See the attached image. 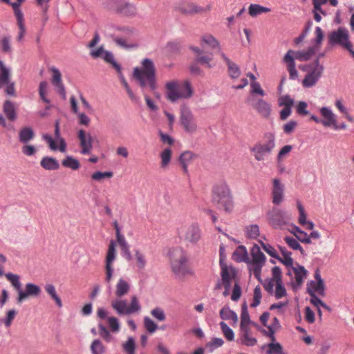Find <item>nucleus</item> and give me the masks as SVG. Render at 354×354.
<instances>
[{"instance_id":"412c9836","label":"nucleus","mask_w":354,"mask_h":354,"mask_svg":"<svg viewBox=\"0 0 354 354\" xmlns=\"http://www.w3.org/2000/svg\"><path fill=\"white\" fill-rule=\"evenodd\" d=\"M235 276L236 275L227 276L225 272L223 273V277H221V279L217 281L214 287V290H220L222 286H224L225 290L223 294L225 297L227 296L230 294L232 280L235 277Z\"/></svg>"},{"instance_id":"dca6fc26","label":"nucleus","mask_w":354,"mask_h":354,"mask_svg":"<svg viewBox=\"0 0 354 354\" xmlns=\"http://www.w3.org/2000/svg\"><path fill=\"white\" fill-rule=\"evenodd\" d=\"M41 288L39 286L28 283L26 285V290H21L19 292L17 301V303H21L24 299L28 297H37L41 293Z\"/></svg>"},{"instance_id":"20e7f679","label":"nucleus","mask_w":354,"mask_h":354,"mask_svg":"<svg viewBox=\"0 0 354 354\" xmlns=\"http://www.w3.org/2000/svg\"><path fill=\"white\" fill-rule=\"evenodd\" d=\"M268 223L274 228L282 229L291 219L290 216L283 210L273 207L266 214Z\"/></svg>"},{"instance_id":"39448f33","label":"nucleus","mask_w":354,"mask_h":354,"mask_svg":"<svg viewBox=\"0 0 354 354\" xmlns=\"http://www.w3.org/2000/svg\"><path fill=\"white\" fill-rule=\"evenodd\" d=\"M328 44L331 46L340 45L350 51L352 48V44L349 41L348 30L345 28H339L337 30L330 32L328 35Z\"/></svg>"},{"instance_id":"ea45409f","label":"nucleus","mask_w":354,"mask_h":354,"mask_svg":"<svg viewBox=\"0 0 354 354\" xmlns=\"http://www.w3.org/2000/svg\"><path fill=\"white\" fill-rule=\"evenodd\" d=\"M178 89L180 98H189L192 95L193 91L188 82L180 85L178 84Z\"/></svg>"},{"instance_id":"e2e57ef3","label":"nucleus","mask_w":354,"mask_h":354,"mask_svg":"<svg viewBox=\"0 0 354 354\" xmlns=\"http://www.w3.org/2000/svg\"><path fill=\"white\" fill-rule=\"evenodd\" d=\"M262 248L266 252H267L272 257L279 259V256L277 254L275 249L270 244H266L263 241H259Z\"/></svg>"},{"instance_id":"1a4fd4ad","label":"nucleus","mask_w":354,"mask_h":354,"mask_svg":"<svg viewBox=\"0 0 354 354\" xmlns=\"http://www.w3.org/2000/svg\"><path fill=\"white\" fill-rule=\"evenodd\" d=\"M5 88V93L11 96L15 95V82L11 81L10 69L8 68L3 61L0 60V89Z\"/></svg>"},{"instance_id":"a19ab883","label":"nucleus","mask_w":354,"mask_h":354,"mask_svg":"<svg viewBox=\"0 0 354 354\" xmlns=\"http://www.w3.org/2000/svg\"><path fill=\"white\" fill-rule=\"evenodd\" d=\"M270 10H271L269 8L262 6L259 4H250L248 8L249 15L253 17L263 12H270Z\"/></svg>"},{"instance_id":"72a5a7b5","label":"nucleus","mask_w":354,"mask_h":354,"mask_svg":"<svg viewBox=\"0 0 354 354\" xmlns=\"http://www.w3.org/2000/svg\"><path fill=\"white\" fill-rule=\"evenodd\" d=\"M45 291L55 301L56 305L61 308L62 307V301L59 296L57 295L55 287L51 283H47L44 286Z\"/></svg>"},{"instance_id":"338daca9","label":"nucleus","mask_w":354,"mask_h":354,"mask_svg":"<svg viewBox=\"0 0 354 354\" xmlns=\"http://www.w3.org/2000/svg\"><path fill=\"white\" fill-rule=\"evenodd\" d=\"M99 335L107 342H109L112 339V336L108 329L102 324H98Z\"/></svg>"},{"instance_id":"4c0bfd02","label":"nucleus","mask_w":354,"mask_h":354,"mask_svg":"<svg viewBox=\"0 0 354 354\" xmlns=\"http://www.w3.org/2000/svg\"><path fill=\"white\" fill-rule=\"evenodd\" d=\"M62 165L63 167L70 168L73 170H77L80 167L79 160L71 156H67L62 160Z\"/></svg>"},{"instance_id":"de8ad7c7","label":"nucleus","mask_w":354,"mask_h":354,"mask_svg":"<svg viewBox=\"0 0 354 354\" xmlns=\"http://www.w3.org/2000/svg\"><path fill=\"white\" fill-rule=\"evenodd\" d=\"M318 283H316L315 281H310L307 283V292L308 293V290H313V293H318L321 296H324L325 295V284H323L322 288L318 287Z\"/></svg>"},{"instance_id":"b1692460","label":"nucleus","mask_w":354,"mask_h":354,"mask_svg":"<svg viewBox=\"0 0 354 354\" xmlns=\"http://www.w3.org/2000/svg\"><path fill=\"white\" fill-rule=\"evenodd\" d=\"M290 269H288V275L291 276V270L294 272L295 276L296 283L298 286H301L303 283L304 278L307 276V270L303 266L297 265L296 267H294L293 265L292 266H289Z\"/></svg>"},{"instance_id":"a18cd8bd","label":"nucleus","mask_w":354,"mask_h":354,"mask_svg":"<svg viewBox=\"0 0 354 354\" xmlns=\"http://www.w3.org/2000/svg\"><path fill=\"white\" fill-rule=\"evenodd\" d=\"M103 59L107 63L111 64L113 66V68L117 71L118 74H121V66L114 60V57L112 53L105 50L103 55Z\"/></svg>"},{"instance_id":"2eb2a0df","label":"nucleus","mask_w":354,"mask_h":354,"mask_svg":"<svg viewBox=\"0 0 354 354\" xmlns=\"http://www.w3.org/2000/svg\"><path fill=\"white\" fill-rule=\"evenodd\" d=\"M78 138L80 140L81 153L82 154H89L93 148V138L90 133H86L83 129L78 131Z\"/></svg>"},{"instance_id":"5701e85b","label":"nucleus","mask_w":354,"mask_h":354,"mask_svg":"<svg viewBox=\"0 0 354 354\" xmlns=\"http://www.w3.org/2000/svg\"><path fill=\"white\" fill-rule=\"evenodd\" d=\"M222 59L227 66L229 75L232 79H237L241 75V70L239 66L232 62L223 53H221Z\"/></svg>"},{"instance_id":"4468645a","label":"nucleus","mask_w":354,"mask_h":354,"mask_svg":"<svg viewBox=\"0 0 354 354\" xmlns=\"http://www.w3.org/2000/svg\"><path fill=\"white\" fill-rule=\"evenodd\" d=\"M251 105L263 118H270L272 111L271 104L262 98L252 99Z\"/></svg>"},{"instance_id":"7c9ffc66","label":"nucleus","mask_w":354,"mask_h":354,"mask_svg":"<svg viewBox=\"0 0 354 354\" xmlns=\"http://www.w3.org/2000/svg\"><path fill=\"white\" fill-rule=\"evenodd\" d=\"M204 44L209 45L213 49L216 48L220 53H222L218 41L212 35H205L202 37L201 45L203 48H205Z\"/></svg>"},{"instance_id":"6e6d98bb","label":"nucleus","mask_w":354,"mask_h":354,"mask_svg":"<svg viewBox=\"0 0 354 354\" xmlns=\"http://www.w3.org/2000/svg\"><path fill=\"white\" fill-rule=\"evenodd\" d=\"M252 322L250 318V315L248 311V306L246 302H243L241 306V324H250Z\"/></svg>"},{"instance_id":"79ce46f5","label":"nucleus","mask_w":354,"mask_h":354,"mask_svg":"<svg viewBox=\"0 0 354 354\" xmlns=\"http://www.w3.org/2000/svg\"><path fill=\"white\" fill-rule=\"evenodd\" d=\"M279 250L283 256V259L279 257V259L278 260L288 268L292 266L293 265V259L291 257L292 253L287 251L286 248L284 247H279Z\"/></svg>"},{"instance_id":"473e14b6","label":"nucleus","mask_w":354,"mask_h":354,"mask_svg":"<svg viewBox=\"0 0 354 354\" xmlns=\"http://www.w3.org/2000/svg\"><path fill=\"white\" fill-rule=\"evenodd\" d=\"M34 131L31 127H24L19 132V140L21 143L26 144L33 139Z\"/></svg>"},{"instance_id":"bb28decb","label":"nucleus","mask_w":354,"mask_h":354,"mask_svg":"<svg viewBox=\"0 0 354 354\" xmlns=\"http://www.w3.org/2000/svg\"><path fill=\"white\" fill-rule=\"evenodd\" d=\"M166 88L167 98L171 102H174L180 99V94L178 89V83L176 82H169L167 83Z\"/></svg>"},{"instance_id":"f704fd0d","label":"nucleus","mask_w":354,"mask_h":354,"mask_svg":"<svg viewBox=\"0 0 354 354\" xmlns=\"http://www.w3.org/2000/svg\"><path fill=\"white\" fill-rule=\"evenodd\" d=\"M194 157V154L189 151H186L180 154V156H179L178 160L183 167V172L185 174H187L188 164H189V162H190L192 161V160L193 159Z\"/></svg>"},{"instance_id":"6ab92c4d","label":"nucleus","mask_w":354,"mask_h":354,"mask_svg":"<svg viewBox=\"0 0 354 354\" xmlns=\"http://www.w3.org/2000/svg\"><path fill=\"white\" fill-rule=\"evenodd\" d=\"M273 187L272 190V203L279 205L283 200L284 186L278 178L273 179Z\"/></svg>"},{"instance_id":"864d4df0","label":"nucleus","mask_w":354,"mask_h":354,"mask_svg":"<svg viewBox=\"0 0 354 354\" xmlns=\"http://www.w3.org/2000/svg\"><path fill=\"white\" fill-rule=\"evenodd\" d=\"M223 344L224 341L223 339L214 337L206 344V348L209 349L210 353H212L216 348L222 346Z\"/></svg>"},{"instance_id":"58836bf2","label":"nucleus","mask_w":354,"mask_h":354,"mask_svg":"<svg viewBox=\"0 0 354 354\" xmlns=\"http://www.w3.org/2000/svg\"><path fill=\"white\" fill-rule=\"evenodd\" d=\"M220 317L222 319L225 320L232 319L234 324H236L238 322L237 315L228 307H223L220 310Z\"/></svg>"},{"instance_id":"a211bd4d","label":"nucleus","mask_w":354,"mask_h":354,"mask_svg":"<svg viewBox=\"0 0 354 354\" xmlns=\"http://www.w3.org/2000/svg\"><path fill=\"white\" fill-rule=\"evenodd\" d=\"M52 74V84L57 88V93L62 95L64 100L66 99L65 87L62 81V74L60 71L55 67L51 68Z\"/></svg>"},{"instance_id":"cd10ccee","label":"nucleus","mask_w":354,"mask_h":354,"mask_svg":"<svg viewBox=\"0 0 354 354\" xmlns=\"http://www.w3.org/2000/svg\"><path fill=\"white\" fill-rule=\"evenodd\" d=\"M233 257L237 262H245L248 264L250 263L248 251L243 245H239L233 253Z\"/></svg>"},{"instance_id":"f03ea898","label":"nucleus","mask_w":354,"mask_h":354,"mask_svg":"<svg viewBox=\"0 0 354 354\" xmlns=\"http://www.w3.org/2000/svg\"><path fill=\"white\" fill-rule=\"evenodd\" d=\"M169 256L171 270L177 277L183 278L187 274H193L192 270L187 266V258L182 248L177 247L171 249Z\"/></svg>"},{"instance_id":"8fccbe9b","label":"nucleus","mask_w":354,"mask_h":354,"mask_svg":"<svg viewBox=\"0 0 354 354\" xmlns=\"http://www.w3.org/2000/svg\"><path fill=\"white\" fill-rule=\"evenodd\" d=\"M225 257H220L219 263L221 269V276L223 277V273H226L227 276L229 275H236V272L235 269L232 267L228 268L226 263H225Z\"/></svg>"},{"instance_id":"ddd939ff","label":"nucleus","mask_w":354,"mask_h":354,"mask_svg":"<svg viewBox=\"0 0 354 354\" xmlns=\"http://www.w3.org/2000/svg\"><path fill=\"white\" fill-rule=\"evenodd\" d=\"M201 238V230L199 225L193 223L185 227L182 239L192 245H196Z\"/></svg>"},{"instance_id":"c85d7f7f","label":"nucleus","mask_w":354,"mask_h":354,"mask_svg":"<svg viewBox=\"0 0 354 354\" xmlns=\"http://www.w3.org/2000/svg\"><path fill=\"white\" fill-rule=\"evenodd\" d=\"M130 290L129 283L123 279H120L115 286V295L118 298H121L126 295Z\"/></svg>"},{"instance_id":"5fc2aeb1","label":"nucleus","mask_w":354,"mask_h":354,"mask_svg":"<svg viewBox=\"0 0 354 354\" xmlns=\"http://www.w3.org/2000/svg\"><path fill=\"white\" fill-rule=\"evenodd\" d=\"M124 1V0H106L104 6L109 10L118 12L119 8L122 6Z\"/></svg>"},{"instance_id":"a878e982","label":"nucleus","mask_w":354,"mask_h":354,"mask_svg":"<svg viewBox=\"0 0 354 354\" xmlns=\"http://www.w3.org/2000/svg\"><path fill=\"white\" fill-rule=\"evenodd\" d=\"M317 51V46L309 47L307 50L302 51H294L292 50V55L294 59H297L299 61H308Z\"/></svg>"},{"instance_id":"f3484780","label":"nucleus","mask_w":354,"mask_h":354,"mask_svg":"<svg viewBox=\"0 0 354 354\" xmlns=\"http://www.w3.org/2000/svg\"><path fill=\"white\" fill-rule=\"evenodd\" d=\"M107 312L103 308H99L97 310V316L100 319H106L107 323L113 333H118L120 330V325L118 318L115 317H107Z\"/></svg>"},{"instance_id":"9b49d317","label":"nucleus","mask_w":354,"mask_h":354,"mask_svg":"<svg viewBox=\"0 0 354 354\" xmlns=\"http://www.w3.org/2000/svg\"><path fill=\"white\" fill-rule=\"evenodd\" d=\"M324 69L323 65L320 64L318 59H315L314 61V66H312V68L307 73L302 81L303 86L306 88H310L315 86L321 77Z\"/></svg>"},{"instance_id":"603ef678","label":"nucleus","mask_w":354,"mask_h":354,"mask_svg":"<svg viewBox=\"0 0 354 354\" xmlns=\"http://www.w3.org/2000/svg\"><path fill=\"white\" fill-rule=\"evenodd\" d=\"M221 331L225 337L228 341H233L234 339V333L233 330L224 322L220 323Z\"/></svg>"},{"instance_id":"37998d69","label":"nucleus","mask_w":354,"mask_h":354,"mask_svg":"<svg viewBox=\"0 0 354 354\" xmlns=\"http://www.w3.org/2000/svg\"><path fill=\"white\" fill-rule=\"evenodd\" d=\"M212 59L213 55L212 53H209L207 55L201 54L196 55L195 61L201 65L205 66L208 68H211L213 67V66L211 64Z\"/></svg>"},{"instance_id":"69168bd1","label":"nucleus","mask_w":354,"mask_h":354,"mask_svg":"<svg viewBox=\"0 0 354 354\" xmlns=\"http://www.w3.org/2000/svg\"><path fill=\"white\" fill-rule=\"evenodd\" d=\"M239 342L247 346H252L257 344V340L254 337H250L248 334L246 336L241 335Z\"/></svg>"},{"instance_id":"49530a36","label":"nucleus","mask_w":354,"mask_h":354,"mask_svg":"<svg viewBox=\"0 0 354 354\" xmlns=\"http://www.w3.org/2000/svg\"><path fill=\"white\" fill-rule=\"evenodd\" d=\"M7 279L11 283L12 286L15 290L18 291V293L21 290V283L19 281V277L17 274L12 273H7L5 274Z\"/></svg>"},{"instance_id":"bf43d9fd","label":"nucleus","mask_w":354,"mask_h":354,"mask_svg":"<svg viewBox=\"0 0 354 354\" xmlns=\"http://www.w3.org/2000/svg\"><path fill=\"white\" fill-rule=\"evenodd\" d=\"M135 258L136 260V266L139 270H143L147 264L145 255L139 250H135Z\"/></svg>"},{"instance_id":"9d476101","label":"nucleus","mask_w":354,"mask_h":354,"mask_svg":"<svg viewBox=\"0 0 354 354\" xmlns=\"http://www.w3.org/2000/svg\"><path fill=\"white\" fill-rule=\"evenodd\" d=\"M176 10L184 16H194L203 14L206 11L203 7L198 6L196 3L189 0H182L176 6Z\"/></svg>"},{"instance_id":"7ed1b4c3","label":"nucleus","mask_w":354,"mask_h":354,"mask_svg":"<svg viewBox=\"0 0 354 354\" xmlns=\"http://www.w3.org/2000/svg\"><path fill=\"white\" fill-rule=\"evenodd\" d=\"M212 202L220 209L230 212L233 209L232 196L225 183L215 185L212 188Z\"/></svg>"},{"instance_id":"393cba45","label":"nucleus","mask_w":354,"mask_h":354,"mask_svg":"<svg viewBox=\"0 0 354 354\" xmlns=\"http://www.w3.org/2000/svg\"><path fill=\"white\" fill-rule=\"evenodd\" d=\"M111 306L119 315H129L127 300L115 299L111 301Z\"/></svg>"},{"instance_id":"aec40b11","label":"nucleus","mask_w":354,"mask_h":354,"mask_svg":"<svg viewBox=\"0 0 354 354\" xmlns=\"http://www.w3.org/2000/svg\"><path fill=\"white\" fill-rule=\"evenodd\" d=\"M320 113L325 119L321 121V123L324 127H330L333 125L335 129H338L335 115L328 108L322 107L320 110Z\"/></svg>"},{"instance_id":"2f4dec72","label":"nucleus","mask_w":354,"mask_h":354,"mask_svg":"<svg viewBox=\"0 0 354 354\" xmlns=\"http://www.w3.org/2000/svg\"><path fill=\"white\" fill-rule=\"evenodd\" d=\"M40 165L46 170H57L59 168V162L53 157H44L40 162Z\"/></svg>"},{"instance_id":"680f3d73","label":"nucleus","mask_w":354,"mask_h":354,"mask_svg":"<svg viewBox=\"0 0 354 354\" xmlns=\"http://www.w3.org/2000/svg\"><path fill=\"white\" fill-rule=\"evenodd\" d=\"M151 315L159 322L166 319V315L164 310L160 307H156L151 310Z\"/></svg>"},{"instance_id":"0eeeda50","label":"nucleus","mask_w":354,"mask_h":354,"mask_svg":"<svg viewBox=\"0 0 354 354\" xmlns=\"http://www.w3.org/2000/svg\"><path fill=\"white\" fill-rule=\"evenodd\" d=\"M180 122L185 131L192 133L197 130V124L190 109L186 105L180 106Z\"/></svg>"},{"instance_id":"f257e3e1","label":"nucleus","mask_w":354,"mask_h":354,"mask_svg":"<svg viewBox=\"0 0 354 354\" xmlns=\"http://www.w3.org/2000/svg\"><path fill=\"white\" fill-rule=\"evenodd\" d=\"M142 67H136L133 69V76L142 90V93L147 88L153 92L155 96L160 97V94L156 91L157 88V80L156 75V67L153 62L145 58L142 61Z\"/></svg>"},{"instance_id":"0e129e2a","label":"nucleus","mask_w":354,"mask_h":354,"mask_svg":"<svg viewBox=\"0 0 354 354\" xmlns=\"http://www.w3.org/2000/svg\"><path fill=\"white\" fill-rule=\"evenodd\" d=\"M128 307L129 315L138 312L140 310L141 307L136 296L131 297V304Z\"/></svg>"},{"instance_id":"4d7b16f0","label":"nucleus","mask_w":354,"mask_h":354,"mask_svg":"<svg viewBox=\"0 0 354 354\" xmlns=\"http://www.w3.org/2000/svg\"><path fill=\"white\" fill-rule=\"evenodd\" d=\"M92 354H103L105 348L100 339H94L91 346Z\"/></svg>"},{"instance_id":"774afa93","label":"nucleus","mask_w":354,"mask_h":354,"mask_svg":"<svg viewBox=\"0 0 354 354\" xmlns=\"http://www.w3.org/2000/svg\"><path fill=\"white\" fill-rule=\"evenodd\" d=\"M144 325L147 331L151 333H154L158 328V325L148 317L144 318Z\"/></svg>"},{"instance_id":"c9c22d12","label":"nucleus","mask_w":354,"mask_h":354,"mask_svg":"<svg viewBox=\"0 0 354 354\" xmlns=\"http://www.w3.org/2000/svg\"><path fill=\"white\" fill-rule=\"evenodd\" d=\"M118 13L125 16H133L136 13V8L133 4H131L124 0L122 6L120 7Z\"/></svg>"},{"instance_id":"13d9d810","label":"nucleus","mask_w":354,"mask_h":354,"mask_svg":"<svg viewBox=\"0 0 354 354\" xmlns=\"http://www.w3.org/2000/svg\"><path fill=\"white\" fill-rule=\"evenodd\" d=\"M286 243L288 245L290 248L295 250H299L301 254H304V250L302 247L300 245L297 240L294 238H291L289 236H286L284 238Z\"/></svg>"},{"instance_id":"423d86ee","label":"nucleus","mask_w":354,"mask_h":354,"mask_svg":"<svg viewBox=\"0 0 354 354\" xmlns=\"http://www.w3.org/2000/svg\"><path fill=\"white\" fill-rule=\"evenodd\" d=\"M250 254L252 256V260H250V264H252L254 266L252 269L253 274L259 281H261V268L265 264L266 256L261 251L260 247L257 244H254L251 248Z\"/></svg>"},{"instance_id":"e433bc0d","label":"nucleus","mask_w":354,"mask_h":354,"mask_svg":"<svg viewBox=\"0 0 354 354\" xmlns=\"http://www.w3.org/2000/svg\"><path fill=\"white\" fill-rule=\"evenodd\" d=\"M292 229L293 231H291V233L295 234L299 241L307 244L311 243V239H310V237H308L307 233L301 230L299 227H297L295 225H292Z\"/></svg>"},{"instance_id":"4be33fe9","label":"nucleus","mask_w":354,"mask_h":354,"mask_svg":"<svg viewBox=\"0 0 354 354\" xmlns=\"http://www.w3.org/2000/svg\"><path fill=\"white\" fill-rule=\"evenodd\" d=\"M292 50H289L283 57V62L287 64V70L290 73V78L295 80L297 77L298 73L295 68L294 57L292 55Z\"/></svg>"},{"instance_id":"c03bdc74","label":"nucleus","mask_w":354,"mask_h":354,"mask_svg":"<svg viewBox=\"0 0 354 354\" xmlns=\"http://www.w3.org/2000/svg\"><path fill=\"white\" fill-rule=\"evenodd\" d=\"M267 354H286L283 346L279 342H272L267 344Z\"/></svg>"},{"instance_id":"c756f323","label":"nucleus","mask_w":354,"mask_h":354,"mask_svg":"<svg viewBox=\"0 0 354 354\" xmlns=\"http://www.w3.org/2000/svg\"><path fill=\"white\" fill-rule=\"evenodd\" d=\"M3 109L7 118L10 121H14L17 118L16 109L14 103L10 100H6L3 103Z\"/></svg>"},{"instance_id":"3c124183","label":"nucleus","mask_w":354,"mask_h":354,"mask_svg":"<svg viewBox=\"0 0 354 354\" xmlns=\"http://www.w3.org/2000/svg\"><path fill=\"white\" fill-rule=\"evenodd\" d=\"M113 41L120 47L124 49H130L136 47L137 46L133 44H128L127 40L124 38L118 36H111Z\"/></svg>"},{"instance_id":"f8f14e48","label":"nucleus","mask_w":354,"mask_h":354,"mask_svg":"<svg viewBox=\"0 0 354 354\" xmlns=\"http://www.w3.org/2000/svg\"><path fill=\"white\" fill-rule=\"evenodd\" d=\"M268 138V140L266 144H257L251 149L255 159L258 161L263 160L265 156L269 154L275 146L274 136L270 133Z\"/></svg>"},{"instance_id":"052dcab7","label":"nucleus","mask_w":354,"mask_h":354,"mask_svg":"<svg viewBox=\"0 0 354 354\" xmlns=\"http://www.w3.org/2000/svg\"><path fill=\"white\" fill-rule=\"evenodd\" d=\"M123 349L127 354H135L136 343L132 337H129L127 341L122 345Z\"/></svg>"},{"instance_id":"09e8293b","label":"nucleus","mask_w":354,"mask_h":354,"mask_svg":"<svg viewBox=\"0 0 354 354\" xmlns=\"http://www.w3.org/2000/svg\"><path fill=\"white\" fill-rule=\"evenodd\" d=\"M171 150L169 148L165 149L160 153L161 167L165 168L171 161Z\"/></svg>"},{"instance_id":"6e6552de","label":"nucleus","mask_w":354,"mask_h":354,"mask_svg":"<svg viewBox=\"0 0 354 354\" xmlns=\"http://www.w3.org/2000/svg\"><path fill=\"white\" fill-rule=\"evenodd\" d=\"M116 258V250H115V242L111 240L110 241L108 251L106 256V260H105V282L108 285V288L109 290L111 289V281L112 279L113 273V263L115 261Z\"/></svg>"}]
</instances>
